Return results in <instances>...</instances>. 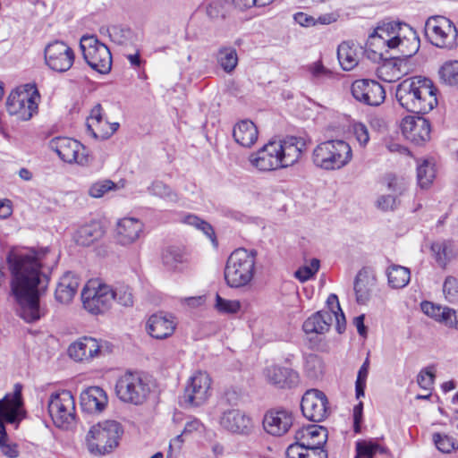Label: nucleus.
<instances>
[{"mask_svg": "<svg viewBox=\"0 0 458 458\" xmlns=\"http://www.w3.org/2000/svg\"><path fill=\"white\" fill-rule=\"evenodd\" d=\"M47 407L48 413L56 427L68 428L75 421V400L71 391L53 392L49 396Z\"/></svg>", "mask_w": 458, "mask_h": 458, "instance_id": "9d476101", "label": "nucleus"}, {"mask_svg": "<svg viewBox=\"0 0 458 458\" xmlns=\"http://www.w3.org/2000/svg\"><path fill=\"white\" fill-rule=\"evenodd\" d=\"M148 192L155 197L160 198L168 202H177L178 194L164 182L154 181L148 188Z\"/></svg>", "mask_w": 458, "mask_h": 458, "instance_id": "4c0bfd02", "label": "nucleus"}, {"mask_svg": "<svg viewBox=\"0 0 458 458\" xmlns=\"http://www.w3.org/2000/svg\"><path fill=\"white\" fill-rule=\"evenodd\" d=\"M25 416L21 386L16 384L13 392L0 400V450L8 458H17L19 450L16 444L9 441L4 425H13L16 429Z\"/></svg>", "mask_w": 458, "mask_h": 458, "instance_id": "39448f33", "label": "nucleus"}, {"mask_svg": "<svg viewBox=\"0 0 458 458\" xmlns=\"http://www.w3.org/2000/svg\"><path fill=\"white\" fill-rule=\"evenodd\" d=\"M102 345L92 337H82L68 348L69 356L75 361H89L102 353Z\"/></svg>", "mask_w": 458, "mask_h": 458, "instance_id": "5701e85b", "label": "nucleus"}, {"mask_svg": "<svg viewBox=\"0 0 458 458\" xmlns=\"http://www.w3.org/2000/svg\"><path fill=\"white\" fill-rule=\"evenodd\" d=\"M401 129L404 137L416 144H421L430 138L429 122L422 116L404 117Z\"/></svg>", "mask_w": 458, "mask_h": 458, "instance_id": "4be33fe9", "label": "nucleus"}, {"mask_svg": "<svg viewBox=\"0 0 458 458\" xmlns=\"http://www.w3.org/2000/svg\"><path fill=\"white\" fill-rule=\"evenodd\" d=\"M123 434L122 425L115 420H106L93 425L86 435L89 452L96 456L112 453L118 445Z\"/></svg>", "mask_w": 458, "mask_h": 458, "instance_id": "0eeeda50", "label": "nucleus"}, {"mask_svg": "<svg viewBox=\"0 0 458 458\" xmlns=\"http://www.w3.org/2000/svg\"><path fill=\"white\" fill-rule=\"evenodd\" d=\"M114 188V182L110 180L99 181L90 186L89 194L93 198H101L106 192Z\"/></svg>", "mask_w": 458, "mask_h": 458, "instance_id": "052dcab7", "label": "nucleus"}, {"mask_svg": "<svg viewBox=\"0 0 458 458\" xmlns=\"http://www.w3.org/2000/svg\"><path fill=\"white\" fill-rule=\"evenodd\" d=\"M259 131L256 125L250 120L237 123L233 130V137L236 143L250 148L258 140Z\"/></svg>", "mask_w": 458, "mask_h": 458, "instance_id": "7c9ffc66", "label": "nucleus"}, {"mask_svg": "<svg viewBox=\"0 0 458 458\" xmlns=\"http://www.w3.org/2000/svg\"><path fill=\"white\" fill-rule=\"evenodd\" d=\"M109 36L114 42L124 45L131 40L133 33L129 28L114 26L109 30Z\"/></svg>", "mask_w": 458, "mask_h": 458, "instance_id": "5fc2aeb1", "label": "nucleus"}, {"mask_svg": "<svg viewBox=\"0 0 458 458\" xmlns=\"http://www.w3.org/2000/svg\"><path fill=\"white\" fill-rule=\"evenodd\" d=\"M351 90L357 101L367 106H378L386 99L385 89L374 80H356L352 82Z\"/></svg>", "mask_w": 458, "mask_h": 458, "instance_id": "dca6fc26", "label": "nucleus"}, {"mask_svg": "<svg viewBox=\"0 0 458 458\" xmlns=\"http://www.w3.org/2000/svg\"><path fill=\"white\" fill-rule=\"evenodd\" d=\"M38 98L39 95L36 89L17 88L7 98V112L22 121H28L38 110Z\"/></svg>", "mask_w": 458, "mask_h": 458, "instance_id": "ddd939ff", "label": "nucleus"}, {"mask_svg": "<svg viewBox=\"0 0 458 458\" xmlns=\"http://www.w3.org/2000/svg\"><path fill=\"white\" fill-rule=\"evenodd\" d=\"M360 54H364V49L352 41H344L337 48V58L344 71H352L357 66Z\"/></svg>", "mask_w": 458, "mask_h": 458, "instance_id": "c85d7f7f", "label": "nucleus"}, {"mask_svg": "<svg viewBox=\"0 0 458 458\" xmlns=\"http://www.w3.org/2000/svg\"><path fill=\"white\" fill-rule=\"evenodd\" d=\"M49 148L55 151L58 157L66 163L84 164L87 157L81 150L84 147L76 140L67 137H56L49 141Z\"/></svg>", "mask_w": 458, "mask_h": 458, "instance_id": "6ab92c4d", "label": "nucleus"}, {"mask_svg": "<svg viewBox=\"0 0 458 458\" xmlns=\"http://www.w3.org/2000/svg\"><path fill=\"white\" fill-rule=\"evenodd\" d=\"M151 391L147 376L139 371H126L121 375L115 384V394L123 403L133 405L143 404Z\"/></svg>", "mask_w": 458, "mask_h": 458, "instance_id": "6e6552de", "label": "nucleus"}, {"mask_svg": "<svg viewBox=\"0 0 458 458\" xmlns=\"http://www.w3.org/2000/svg\"><path fill=\"white\" fill-rule=\"evenodd\" d=\"M332 322V312L318 311L304 321L302 328L306 334H325Z\"/></svg>", "mask_w": 458, "mask_h": 458, "instance_id": "473e14b6", "label": "nucleus"}, {"mask_svg": "<svg viewBox=\"0 0 458 458\" xmlns=\"http://www.w3.org/2000/svg\"><path fill=\"white\" fill-rule=\"evenodd\" d=\"M443 293L449 302L458 301V280L452 276L447 277L443 285Z\"/></svg>", "mask_w": 458, "mask_h": 458, "instance_id": "13d9d810", "label": "nucleus"}, {"mask_svg": "<svg viewBox=\"0 0 458 458\" xmlns=\"http://www.w3.org/2000/svg\"><path fill=\"white\" fill-rule=\"evenodd\" d=\"M79 286V276L72 272L65 273L60 278V281L56 286L55 293V300L63 304L69 303L76 294Z\"/></svg>", "mask_w": 458, "mask_h": 458, "instance_id": "cd10ccee", "label": "nucleus"}, {"mask_svg": "<svg viewBox=\"0 0 458 458\" xmlns=\"http://www.w3.org/2000/svg\"><path fill=\"white\" fill-rule=\"evenodd\" d=\"M257 251L240 248L233 250L227 259L225 267V280L232 288L248 285L255 275Z\"/></svg>", "mask_w": 458, "mask_h": 458, "instance_id": "423d86ee", "label": "nucleus"}, {"mask_svg": "<svg viewBox=\"0 0 458 458\" xmlns=\"http://www.w3.org/2000/svg\"><path fill=\"white\" fill-rule=\"evenodd\" d=\"M373 285V279L366 272L358 273L354 281V292L359 304L364 305L369 301Z\"/></svg>", "mask_w": 458, "mask_h": 458, "instance_id": "f704fd0d", "label": "nucleus"}, {"mask_svg": "<svg viewBox=\"0 0 458 458\" xmlns=\"http://www.w3.org/2000/svg\"><path fill=\"white\" fill-rule=\"evenodd\" d=\"M444 325L447 327L458 330V310L448 307L446 319Z\"/></svg>", "mask_w": 458, "mask_h": 458, "instance_id": "774afa93", "label": "nucleus"}, {"mask_svg": "<svg viewBox=\"0 0 458 458\" xmlns=\"http://www.w3.org/2000/svg\"><path fill=\"white\" fill-rule=\"evenodd\" d=\"M435 380V373L432 369L426 368L420 370L417 377L418 385L425 389L430 390Z\"/></svg>", "mask_w": 458, "mask_h": 458, "instance_id": "680f3d73", "label": "nucleus"}, {"mask_svg": "<svg viewBox=\"0 0 458 458\" xmlns=\"http://www.w3.org/2000/svg\"><path fill=\"white\" fill-rule=\"evenodd\" d=\"M308 70L312 81L315 83H322L335 77V73L325 67L320 61L310 64Z\"/></svg>", "mask_w": 458, "mask_h": 458, "instance_id": "c03bdc74", "label": "nucleus"}, {"mask_svg": "<svg viewBox=\"0 0 458 458\" xmlns=\"http://www.w3.org/2000/svg\"><path fill=\"white\" fill-rule=\"evenodd\" d=\"M182 221L183 223L203 232V233L212 242L215 246L217 245L215 231L209 223L193 214L185 216Z\"/></svg>", "mask_w": 458, "mask_h": 458, "instance_id": "58836bf2", "label": "nucleus"}, {"mask_svg": "<svg viewBox=\"0 0 458 458\" xmlns=\"http://www.w3.org/2000/svg\"><path fill=\"white\" fill-rule=\"evenodd\" d=\"M431 250L434 254L436 262L441 267H445V266L455 259L457 255V250L454 243L448 240L433 242L431 245Z\"/></svg>", "mask_w": 458, "mask_h": 458, "instance_id": "72a5a7b5", "label": "nucleus"}, {"mask_svg": "<svg viewBox=\"0 0 458 458\" xmlns=\"http://www.w3.org/2000/svg\"><path fill=\"white\" fill-rule=\"evenodd\" d=\"M102 121V106L97 104L90 111L89 117L87 122V131L95 139H98V134L94 131L93 126L99 124Z\"/></svg>", "mask_w": 458, "mask_h": 458, "instance_id": "bf43d9fd", "label": "nucleus"}, {"mask_svg": "<svg viewBox=\"0 0 458 458\" xmlns=\"http://www.w3.org/2000/svg\"><path fill=\"white\" fill-rule=\"evenodd\" d=\"M211 379L206 372L199 371L190 379L184 394L183 402L190 406L203 404L209 396Z\"/></svg>", "mask_w": 458, "mask_h": 458, "instance_id": "a211bd4d", "label": "nucleus"}, {"mask_svg": "<svg viewBox=\"0 0 458 458\" xmlns=\"http://www.w3.org/2000/svg\"><path fill=\"white\" fill-rule=\"evenodd\" d=\"M304 369L310 378H318L322 375V360L314 354L306 357Z\"/></svg>", "mask_w": 458, "mask_h": 458, "instance_id": "3c124183", "label": "nucleus"}, {"mask_svg": "<svg viewBox=\"0 0 458 458\" xmlns=\"http://www.w3.org/2000/svg\"><path fill=\"white\" fill-rule=\"evenodd\" d=\"M220 425L227 431L242 436H249L254 429L252 419L239 409L225 411L220 418Z\"/></svg>", "mask_w": 458, "mask_h": 458, "instance_id": "aec40b11", "label": "nucleus"}, {"mask_svg": "<svg viewBox=\"0 0 458 458\" xmlns=\"http://www.w3.org/2000/svg\"><path fill=\"white\" fill-rule=\"evenodd\" d=\"M425 35L437 47L453 48L456 46L458 31L448 18L435 15L426 21Z\"/></svg>", "mask_w": 458, "mask_h": 458, "instance_id": "9b49d317", "label": "nucleus"}, {"mask_svg": "<svg viewBox=\"0 0 458 458\" xmlns=\"http://www.w3.org/2000/svg\"><path fill=\"white\" fill-rule=\"evenodd\" d=\"M350 145L344 140H333L318 144L312 153L316 166L325 170L340 169L352 159Z\"/></svg>", "mask_w": 458, "mask_h": 458, "instance_id": "1a4fd4ad", "label": "nucleus"}, {"mask_svg": "<svg viewBox=\"0 0 458 458\" xmlns=\"http://www.w3.org/2000/svg\"><path fill=\"white\" fill-rule=\"evenodd\" d=\"M386 274L389 285L395 289L403 288L411 279L410 269L400 265L390 266Z\"/></svg>", "mask_w": 458, "mask_h": 458, "instance_id": "e433bc0d", "label": "nucleus"}, {"mask_svg": "<svg viewBox=\"0 0 458 458\" xmlns=\"http://www.w3.org/2000/svg\"><path fill=\"white\" fill-rule=\"evenodd\" d=\"M420 308L427 316L434 318L439 323L445 324L448 307H443L430 301H422Z\"/></svg>", "mask_w": 458, "mask_h": 458, "instance_id": "de8ad7c7", "label": "nucleus"}, {"mask_svg": "<svg viewBox=\"0 0 458 458\" xmlns=\"http://www.w3.org/2000/svg\"><path fill=\"white\" fill-rule=\"evenodd\" d=\"M437 89L432 81L422 76H413L401 81L395 89V98L406 111L428 114L437 105Z\"/></svg>", "mask_w": 458, "mask_h": 458, "instance_id": "20e7f679", "label": "nucleus"}, {"mask_svg": "<svg viewBox=\"0 0 458 458\" xmlns=\"http://www.w3.org/2000/svg\"><path fill=\"white\" fill-rule=\"evenodd\" d=\"M369 358H367L358 371L357 379L355 382V394L358 399L364 396L366 380L369 374Z\"/></svg>", "mask_w": 458, "mask_h": 458, "instance_id": "864d4df0", "label": "nucleus"}, {"mask_svg": "<svg viewBox=\"0 0 458 458\" xmlns=\"http://www.w3.org/2000/svg\"><path fill=\"white\" fill-rule=\"evenodd\" d=\"M433 441L436 447L442 453L449 454L455 449L454 440L446 435L435 433L433 435Z\"/></svg>", "mask_w": 458, "mask_h": 458, "instance_id": "4d7b16f0", "label": "nucleus"}, {"mask_svg": "<svg viewBox=\"0 0 458 458\" xmlns=\"http://www.w3.org/2000/svg\"><path fill=\"white\" fill-rule=\"evenodd\" d=\"M176 324L173 315L159 312L149 317L146 328L152 337L165 339L174 334Z\"/></svg>", "mask_w": 458, "mask_h": 458, "instance_id": "b1692460", "label": "nucleus"}, {"mask_svg": "<svg viewBox=\"0 0 458 458\" xmlns=\"http://www.w3.org/2000/svg\"><path fill=\"white\" fill-rule=\"evenodd\" d=\"M435 170L433 165L428 161L424 160L417 167V181L418 185L421 189H428L433 182L435 178Z\"/></svg>", "mask_w": 458, "mask_h": 458, "instance_id": "79ce46f5", "label": "nucleus"}, {"mask_svg": "<svg viewBox=\"0 0 458 458\" xmlns=\"http://www.w3.org/2000/svg\"><path fill=\"white\" fill-rule=\"evenodd\" d=\"M206 13L211 19L224 17V6L220 1H213L207 4Z\"/></svg>", "mask_w": 458, "mask_h": 458, "instance_id": "0e129e2a", "label": "nucleus"}, {"mask_svg": "<svg viewBox=\"0 0 458 458\" xmlns=\"http://www.w3.org/2000/svg\"><path fill=\"white\" fill-rule=\"evenodd\" d=\"M400 201L393 194L380 195L376 201V207L382 211H393L398 208Z\"/></svg>", "mask_w": 458, "mask_h": 458, "instance_id": "6e6d98bb", "label": "nucleus"}, {"mask_svg": "<svg viewBox=\"0 0 458 458\" xmlns=\"http://www.w3.org/2000/svg\"><path fill=\"white\" fill-rule=\"evenodd\" d=\"M420 308L427 316L434 318L439 323L445 324L448 307H443L430 301H422Z\"/></svg>", "mask_w": 458, "mask_h": 458, "instance_id": "09e8293b", "label": "nucleus"}, {"mask_svg": "<svg viewBox=\"0 0 458 458\" xmlns=\"http://www.w3.org/2000/svg\"><path fill=\"white\" fill-rule=\"evenodd\" d=\"M142 231L141 221L133 217H123L116 225V241L121 245H130L140 238Z\"/></svg>", "mask_w": 458, "mask_h": 458, "instance_id": "a878e982", "label": "nucleus"}, {"mask_svg": "<svg viewBox=\"0 0 458 458\" xmlns=\"http://www.w3.org/2000/svg\"><path fill=\"white\" fill-rule=\"evenodd\" d=\"M81 301L89 312L105 313L113 303L112 287L107 284H98V287L86 284L81 292Z\"/></svg>", "mask_w": 458, "mask_h": 458, "instance_id": "4468645a", "label": "nucleus"}, {"mask_svg": "<svg viewBox=\"0 0 458 458\" xmlns=\"http://www.w3.org/2000/svg\"><path fill=\"white\" fill-rule=\"evenodd\" d=\"M307 445L302 441L296 440L286 449L287 458H306Z\"/></svg>", "mask_w": 458, "mask_h": 458, "instance_id": "e2e57ef3", "label": "nucleus"}, {"mask_svg": "<svg viewBox=\"0 0 458 458\" xmlns=\"http://www.w3.org/2000/svg\"><path fill=\"white\" fill-rule=\"evenodd\" d=\"M384 182L388 191L394 196L403 195L408 189L409 182L404 177H399L393 174H388L384 177Z\"/></svg>", "mask_w": 458, "mask_h": 458, "instance_id": "49530a36", "label": "nucleus"}, {"mask_svg": "<svg viewBox=\"0 0 458 458\" xmlns=\"http://www.w3.org/2000/svg\"><path fill=\"white\" fill-rule=\"evenodd\" d=\"M354 135L360 146H365L369 140V131L362 123L354 125Z\"/></svg>", "mask_w": 458, "mask_h": 458, "instance_id": "69168bd1", "label": "nucleus"}, {"mask_svg": "<svg viewBox=\"0 0 458 458\" xmlns=\"http://www.w3.org/2000/svg\"><path fill=\"white\" fill-rule=\"evenodd\" d=\"M294 438L307 446H324L327 440V430L322 426L309 425L297 430Z\"/></svg>", "mask_w": 458, "mask_h": 458, "instance_id": "c756f323", "label": "nucleus"}, {"mask_svg": "<svg viewBox=\"0 0 458 458\" xmlns=\"http://www.w3.org/2000/svg\"><path fill=\"white\" fill-rule=\"evenodd\" d=\"M327 309H328L327 311L332 312L333 316L335 314H336V312H338V313H340L341 318L344 319V312L341 310V307H340V304H339V301H338V297H337L336 294L331 293L327 297Z\"/></svg>", "mask_w": 458, "mask_h": 458, "instance_id": "338daca9", "label": "nucleus"}, {"mask_svg": "<svg viewBox=\"0 0 458 458\" xmlns=\"http://www.w3.org/2000/svg\"><path fill=\"white\" fill-rule=\"evenodd\" d=\"M439 76L446 85L458 86V61L445 62L439 70Z\"/></svg>", "mask_w": 458, "mask_h": 458, "instance_id": "a19ab883", "label": "nucleus"}, {"mask_svg": "<svg viewBox=\"0 0 458 458\" xmlns=\"http://www.w3.org/2000/svg\"><path fill=\"white\" fill-rule=\"evenodd\" d=\"M420 48V38L409 25L386 23L378 26L368 38L364 55L368 59L377 63L388 58L389 49H398L403 56H411Z\"/></svg>", "mask_w": 458, "mask_h": 458, "instance_id": "f03ea898", "label": "nucleus"}, {"mask_svg": "<svg viewBox=\"0 0 458 458\" xmlns=\"http://www.w3.org/2000/svg\"><path fill=\"white\" fill-rule=\"evenodd\" d=\"M75 55L73 50L63 41L49 43L45 48L47 65L57 72L68 71L73 64Z\"/></svg>", "mask_w": 458, "mask_h": 458, "instance_id": "f3484780", "label": "nucleus"}, {"mask_svg": "<svg viewBox=\"0 0 458 458\" xmlns=\"http://www.w3.org/2000/svg\"><path fill=\"white\" fill-rule=\"evenodd\" d=\"M48 250H30L10 255L8 262L12 272V291L20 304L19 315L28 323H33L41 317L39 293L47 288L48 277L41 269H47Z\"/></svg>", "mask_w": 458, "mask_h": 458, "instance_id": "f257e3e1", "label": "nucleus"}, {"mask_svg": "<svg viewBox=\"0 0 458 458\" xmlns=\"http://www.w3.org/2000/svg\"><path fill=\"white\" fill-rule=\"evenodd\" d=\"M80 47L86 63L99 73H107L112 66V55L108 47L94 36H83Z\"/></svg>", "mask_w": 458, "mask_h": 458, "instance_id": "f8f14e48", "label": "nucleus"}, {"mask_svg": "<svg viewBox=\"0 0 458 458\" xmlns=\"http://www.w3.org/2000/svg\"><path fill=\"white\" fill-rule=\"evenodd\" d=\"M301 410L309 420L321 422L329 415L328 399L324 392L309 389L302 395Z\"/></svg>", "mask_w": 458, "mask_h": 458, "instance_id": "2eb2a0df", "label": "nucleus"}, {"mask_svg": "<svg viewBox=\"0 0 458 458\" xmlns=\"http://www.w3.org/2000/svg\"><path fill=\"white\" fill-rule=\"evenodd\" d=\"M357 455L355 458H373L377 454H386V448L372 440H362L356 443Z\"/></svg>", "mask_w": 458, "mask_h": 458, "instance_id": "ea45409f", "label": "nucleus"}, {"mask_svg": "<svg viewBox=\"0 0 458 458\" xmlns=\"http://www.w3.org/2000/svg\"><path fill=\"white\" fill-rule=\"evenodd\" d=\"M292 411L285 409L267 411L263 419V428L267 433L274 437L286 434L293 423Z\"/></svg>", "mask_w": 458, "mask_h": 458, "instance_id": "412c9836", "label": "nucleus"}, {"mask_svg": "<svg viewBox=\"0 0 458 458\" xmlns=\"http://www.w3.org/2000/svg\"><path fill=\"white\" fill-rule=\"evenodd\" d=\"M386 61L377 68V77L386 82H392L398 80L401 76V72L396 66V64L393 61Z\"/></svg>", "mask_w": 458, "mask_h": 458, "instance_id": "37998d69", "label": "nucleus"}, {"mask_svg": "<svg viewBox=\"0 0 458 458\" xmlns=\"http://www.w3.org/2000/svg\"><path fill=\"white\" fill-rule=\"evenodd\" d=\"M267 380L279 388H293L300 382L299 373L293 369L271 365L265 369Z\"/></svg>", "mask_w": 458, "mask_h": 458, "instance_id": "393cba45", "label": "nucleus"}, {"mask_svg": "<svg viewBox=\"0 0 458 458\" xmlns=\"http://www.w3.org/2000/svg\"><path fill=\"white\" fill-rule=\"evenodd\" d=\"M105 234V229L100 222L92 221L81 225L74 235L77 244L89 246L100 240Z\"/></svg>", "mask_w": 458, "mask_h": 458, "instance_id": "2f4dec72", "label": "nucleus"}, {"mask_svg": "<svg viewBox=\"0 0 458 458\" xmlns=\"http://www.w3.org/2000/svg\"><path fill=\"white\" fill-rule=\"evenodd\" d=\"M215 308L223 314H235L240 310L241 303L237 300H226L216 294Z\"/></svg>", "mask_w": 458, "mask_h": 458, "instance_id": "8fccbe9b", "label": "nucleus"}, {"mask_svg": "<svg viewBox=\"0 0 458 458\" xmlns=\"http://www.w3.org/2000/svg\"><path fill=\"white\" fill-rule=\"evenodd\" d=\"M112 292L113 301H115L118 304L124 307L132 305V293L128 286L120 285L115 288H112Z\"/></svg>", "mask_w": 458, "mask_h": 458, "instance_id": "603ef678", "label": "nucleus"}, {"mask_svg": "<svg viewBox=\"0 0 458 458\" xmlns=\"http://www.w3.org/2000/svg\"><path fill=\"white\" fill-rule=\"evenodd\" d=\"M81 404L88 412H100L107 404V395L101 387L91 386L81 393Z\"/></svg>", "mask_w": 458, "mask_h": 458, "instance_id": "bb28decb", "label": "nucleus"}, {"mask_svg": "<svg viewBox=\"0 0 458 458\" xmlns=\"http://www.w3.org/2000/svg\"><path fill=\"white\" fill-rule=\"evenodd\" d=\"M162 261L167 269L175 271L180 265L188 262V255L178 247H168L163 251Z\"/></svg>", "mask_w": 458, "mask_h": 458, "instance_id": "c9c22d12", "label": "nucleus"}, {"mask_svg": "<svg viewBox=\"0 0 458 458\" xmlns=\"http://www.w3.org/2000/svg\"><path fill=\"white\" fill-rule=\"evenodd\" d=\"M306 149V141L300 137L270 140L250 156V164L259 171L268 172L293 165Z\"/></svg>", "mask_w": 458, "mask_h": 458, "instance_id": "7ed1b4c3", "label": "nucleus"}, {"mask_svg": "<svg viewBox=\"0 0 458 458\" xmlns=\"http://www.w3.org/2000/svg\"><path fill=\"white\" fill-rule=\"evenodd\" d=\"M217 61L225 72H231L235 69L238 63L236 50L231 47L220 49Z\"/></svg>", "mask_w": 458, "mask_h": 458, "instance_id": "a18cd8bd", "label": "nucleus"}]
</instances>
